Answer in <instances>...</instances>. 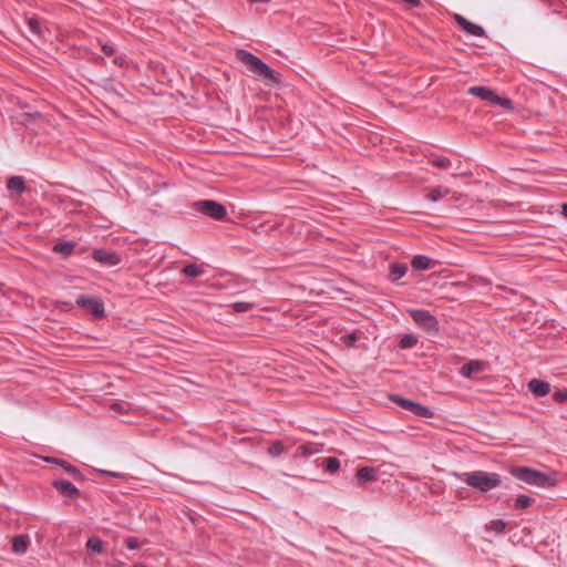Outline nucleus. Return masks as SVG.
<instances>
[{"label": "nucleus", "instance_id": "393cba45", "mask_svg": "<svg viewBox=\"0 0 567 567\" xmlns=\"http://www.w3.org/2000/svg\"><path fill=\"white\" fill-rule=\"evenodd\" d=\"M416 343H417V338L412 333H406L401 337L399 346L401 349H411Z\"/></svg>", "mask_w": 567, "mask_h": 567}, {"label": "nucleus", "instance_id": "e433bc0d", "mask_svg": "<svg viewBox=\"0 0 567 567\" xmlns=\"http://www.w3.org/2000/svg\"><path fill=\"white\" fill-rule=\"evenodd\" d=\"M402 3L406 4L409 8H417L421 6L420 0H400Z\"/></svg>", "mask_w": 567, "mask_h": 567}, {"label": "nucleus", "instance_id": "c756f323", "mask_svg": "<svg viewBox=\"0 0 567 567\" xmlns=\"http://www.w3.org/2000/svg\"><path fill=\"white\" fill-rule=\"evenodd\" d=\"M231 307L236 312H247L254 308V303L238 301V302H234L231 305Z\"/></svg>", "mask_w": 567, "mask_h": 567}, {"label": "nucleus", "instance_id": "0eeeda50", "mask_svg": "<svg viewBox=\"0 0 567 567\" xmlns=\"http://www.w3.org/2000/svg\"><path fill=\"white\" fill-rule=\"evenodd\" d=\"M194 208L216 220H221L227 216V210L224 205L212 199L198 200L194 204Z\"/></svg>", "mask_w": 567, "mask_h": 567}, {"label": "nucleus", "instance_id": "39448f33", "mask_svg": "<svg viewBox=\"0 0 567 567\" xmlns=\"http://www.w3.org/2000/svg\"><path fill=\"white\" fill-rule=\"evenodd\" d=\"M467 92L470 95L487 101L494 105L502 106L506 110L513 109V103L509 99L497 95L493 90L486 86H471Z\"/></svg>", "mask_w": 567, "mask_h": 567}, {"label": "nucleus", "instance_id": "9d476101", "mask_svg": "<svg viewBox=\"0 0 567 567\" xmlns=\"http://www.w3.org/2000/svg\"><path fill=\"white\" fill-rule=\"evenodd\" d=\"M53 487L64 497L66 498H78L80 496V491L76 488L71 482L66 480H54L52 482Z\"/></svg>", "mask_w": 567, "mask_h": 567}, {"label": "nucleus", "instance_id": "6ab92c4d", "mask_svg": "<svg viewBox=\"0 0 567 567\" xmlns=\"http://www.w3.org/2000/svg\"><path fill=\"white\" fill-rule=\"evenodd\" d=\"M408 271L406 264H391L390 265V280L392 282H398L401 278L405 276Z\"/></svg>", "mask_w": 567, "mask_h": 567}, {"label": "nucleus", "instance_id": "7ed1b4c3", "mask_svg": "<svg viewBox=\"0 0 567 567\" xmlns=\"http://www.w3.org/2000/svg\"><path fill=\"white\" fill-rule=\"evenodd\" d=\"M509 472L515 478L529 485L546 487L550 484V476L535 468L527 466H515L512 467Z\"/></svg>", "mask_w": 567, "mask_h": 567}, {"label": "nucleus", "instance_id": "6e6552de", "mask_svg": "<svg viewBox=\"0 0 567 567\" xmlns=\"http://www.w3.org/2000/svg\"><path fill=\"white\" fill-rule=\"evenodd\" d=\"M390 400L398 404L400 408L411 412L413 415L422 417V419H430L433 416V412L425 405H422L417 402H414L409 399H404L400 395H391Z\"/></svg>", "mask_w": 567, "mask_h": 567}, {"label": "nucleus", "instance_id": "cd10ccee", "mask_svg": "<svg viewBox=\"0 0 567 567\" xmlns=\"http://www.w3.org/2000/svg\"><path fill=\"white\" fill-rule=\"evenodd\" d=\"M86 547L93 553H101L102 551V540L96 537L89 538L86 542Z\"/></svg>", "mask_w": 567, "mask_h": 567}, {"label": "nucleus", "instance_id": "2eb2a0df", "mask_svg": "<svg viewBox=\"0 0 567 567\" xmlns=\"http://www.w3.org/2000/svg\"><path fill=\"white\" fill-rule=\"evenodd\" d=\"M434 265V261L424 255H416L411 260L414 270H427Z\"/></svg>", "mask_w": 567, "mask_h": 567}, {"label": "nucleus", "instance_id": "c9c22d12", "mask_svg": "<svg viewBox=\"0 0 567 567\" xmlns=\"http://www.w3.org/2000/svg\"><path fill=\"white\" fill-rule=\"evenodd\" d=\"M102 51L105 55L111 56L115 53V48L112 44H104Z\"/></svg>", "mask_w": 567, "mask_h": 567}, {"label": "nucleus", "instance_id": "423d86ee", "mask_svg": "<svg viewBox=\"0 0 567 567\" xmlns=\"http://www.w3.org/2000/svg\"><path fill=\"white\" fill-rule=\"evenodd\" d=\"M75 305L90 312L94 319H102L105 316L104 303L97 297L80 295L75 300Z\"/></svg>", "mask_w": 567, "mask_h": 567}, {"label": "nucleus", "instance_id": "a19ab883", "mask_svg": "<svg viewBox=\"0 0 567 567\" xmlns=\"http://www.w3.org/2000/svg\"><path fill=\"white\" fill-rule=\"evenodd\" d=\"M133 567H146L145 565L136 564Z\"/></svg>", "mask_w": 567, "mask_h": 567}, {"label": "nucleus", "instance_id": "f704fd0d", "mask_svg": "<svg viewBox=\"0 0 567 567\" xmlns=\"http://www.w3.org/2000/svg\"><path fill=\"white\" fill-rule=\"evenodd\" d=\"M553 398L556 402H565L567 401V391H556Z\"/></svg>", "mask_w": 567, "mask_h": 567}, {"label": "nucleus", "instance_id": "dca6fc26", "mask_svg": "<svg viewBox=\"0 0 567 567\" xmlns=\"http://www.w3.org/2000/svg\"><path fill=\"white\" fill-rule=\"evenodd\" d=\"M7 188L16 194L25 192V183L22 176H11L7 182Z\"/></svg>", "mask_w": 567, "mask_h": 567}, {"label": "nucleus", "instance_id": "f257e3e1", "mask_svg": "<svg viewBox=\"0 0 567 567\" xmlns=\"http://www.w3.org/2000/svg\"><path fill=\"white\" fill-rule=\"evenodd\" d=\"M236 59L240 61L247 69V71L254 76L260 79L267 85L279 84V75L272 69H270L265 62H262L255 54L239 49L235 53Z\"/></svg>", "mask_w": 567, "mask_h": 567}, {"label": "nucleus", "instance_id": "7c9ffc66", "mask_svg": "<svg viewBox=\"0 0 567 567\" xmlns=\"http://www.w3.org/2000/svg\"><path fill=\"white\" fill-rule=\"evenodd\" d=\"M28 27H29V30L34 34V35H38L40 37L41 35V27H40V22L38 19L35 18H30L28 19Z\"/></svg>", "mask_w": 567, "mask_h": 567}, {"label": "nucleus", "instance_id": "f3484780", "mask_svg": "<svg viewBox=\"0 0 567 567\" xmlns=\"http://www.w3.org/2000/svg\"><path fill=\"white\" fill-rule=\"evenodd\" d=\"M75 246V243L71 240L62 241L55 244L52 248V251L66 258L73 254Z\"/></svg>", "mask_w": 567, "mask_h": 567}, {"label": "nucleus", "instance_id": "9b49d317", "mask_svg": "<svg viewBox=\"0 0 567 567\" xmlns=\"http://www.w3.org/2000/svg\"><path fill=\"white\" fill-rule=\"evenodd\" d=\"M454 20L455 22L457 23V25L463 30L465 31L466 33L471 34V35H474V37H483L485 31L484 29L478 25V24H475L471 21H468L467 19H465L464 17H462L461 14H454Z\"/></svg>", "mask_w": 567, "mask_h": 567}, {"label": "nucleus", "instance_id": "c85d7f7f", "mask_svg": "<svg viewBox=\"0 0 567 567\" xmlns=\"http://www.w3.org/2000/svg\"><path fill=\"white\" fill-rule=\"evenodd\" d=\"M431 163L439 168H447L451 166V161L445 156H435Z\"/></svg>", "mask_w": 567, "mask_h": 567}, {"label": "nucleus", "instance_id": "412c9836", "mask_svg": "<svg viewBox=\"0 0 567 567\" xmlns=\"http://www.w3.org/2000/svg\"><path fill=\"white\" fill-rule=\"evenodd\" d=\"M182 272L186 277L196 278V277H199V276L204 275L205 270H204V268L202 266H199L197 264H187L182 269Z\"/></svg>", "mask_w": 567, "mask_h": 567}, {"label": "nucleus", "instance_id": "58836bf2", "mask_svg": "<svg viewBox=\"0 0 567 567\" xmlns=\"http://www.w3.org/2000/svg\"><path fill=\"white\" fill-rule=\"evenodd\" d=\"M561 214L567 218V204L561 205Z\"/></svg>", "mask_w": 567, "mask_h": 567}, {"label": "nucleus", "instance_id": "ea45409f", "mask_svg": "<svg viewBox=\"0 0 567 567\" xmlns=\"http://www.w3.org/2000/svg\"><path fill=\"white\" fill-rule=\"evenodd\" d=\"M250 2H262V3H267L269 2L270 0H249Z\"/></svg>", "mask_w": 567, "mask_h": 567}, {"label": "nucleus", "instance_id": "473e14b6", "mask_svg": "<svg viewBox=\"0 0 567 567\" xmlns=\"http://www.w3.org/2000/svg\"><path fill=\"white\" fill-rule=\"evenodd\" d=\"M125 545L130 550L140 548L141 543L136 537L130 536L125 538Z\"/></svg>", "mask_w": 567, "mask_h": 567}, {"label": "nucleus", "instance_id": "4468645a", "mask_svg": "<svg viewBox=\"0 0 567 567\" xmlns=\"http://www.w3.org/2000/svg\"><path fill=\"white\" fill-rule=\"evenodd\" d=\"M357 478L360 484L374 482L378 478V472L374 467L364 466L358 470Z\"/></svg>", "mask_w": 567, "mask_h": 567}, {"label": "nucleus", "instance_id": "f8f14e48", "mask_svg": "<svg viewBox=\"0 0 567 567\" xmlns=\"http://www.w3.org/2000/svg\"><path fill=\"white\" fill-rule=\"evenodd\" d=\"M527 388L536 398L545 396L550 392V384L547 381L539 379H532L527 383Z\"/></svg>", "mask_w": 567, "mask_h": 567}, {"label": "nucleus", "instance_id": "b1692460", "mask_svg": "<svg viewBox=\"0 0 567 567\" xmlns=\"http://www.w3.org/2000/svg\"><path fill=\"white\" fill-rule=\"evenodd\" d=\"M506 528V522L503 519H492L487 525L486 529L494 532L495 534H503Z\"/></svg>", "mask_w": 567, "mask_h": 567}, {"label": "nucleus", "instance_id": "aec40b11", "mask_svg": "<svg viewBox=\"0 0 567 567\" xmlns=\"http://www.w3.org/2000/svg\"><path fill=\"white\" fill-rule=\"evenodd\" d=\"M29 544V538L23 535L16 536L12 540V550L16 554H24Z\"/></svg>", "mask_w": 567, "mask_h": 567}, {"label": "nucleus", "instance_id": "2f4dec72", "mask_svg": "<svg viewBox=\"0 0 567 567\" xmlns=\"http://www.w3.org/2000/svg\"><path fill=\"white\" fill-rule=\"evenodd\" d=\"M285 447L281 442H275L268 449V453L272 456H279L284 452Z\"/></svg>", "mask_w": 567, "mask_h": 567}, {"label": "nucleus", "instance_id": "1a4fd4ad", "mask_svg": "<svg viewBox=\"0 0 567 567\" xmlns=\"http://www.w3.org/2000/svg\"><path fill=\"white\" fill-rule=\"evenodd\" d=\"M92 258L104 266H116L121 262V258L115 251L106 250V249H94L92 252Z\"/></svg>", "mask_w": 567, "mask_h": 567}, {"label": "nucleus", "instance_id": "4be33fe9", "mask_svg": "<svg viewBox=\"0 0 567 567\" xmlns=\"http://www.w3.org/2000/svg\"><path fill=\"white\" fill-rule=\"evenodd\" d=\"M534 502H535V499L532 498L530 496L525 495V494H519L515 498L514 508L522 511V509L529 507Z\"/></svg>", "mask_w": 567, "mask_h": 567}, {"label": "nucleus", "instance_id": "ddd939ff", "mask_svg": "<svg viewBox=\"0 0 567 567\" xmlns=\"http://www.w3.org/2000/svg\"><path fill=\"white\" fill-rule=\"evenodd\" d=\"M484 368L485 362L480 360H471L461 368L460 373L464 378L471 379L474 377V374L481 372Z\"/></svg>", "mask_w": 567, "mask_h": 567}, {"label": "nucleus", "instance_id": "20e7f679", "mask_svg": "<svg viewBox=\"0 0 567 567\" xmlns=\"http://www.w3.org/2000/svg\"><path fill=\"white\" fill-rule=\"evenodd\" d=\"M409 315L414 323L430 336H436L440 331V323L437 319L427 310L411 309Z\"/></svg>", "mask_w": 567, "mask_h": 567}, {"label": "nucleus", "instance_id": "f03ea898", "mask_svg": "<svg viewBox=\"0 0 567 567\" xmlns=\"http://www.w3.org/2000/svg\"><path fill=\"white\" fill-rule=\"evenodd\" d=\"M456 477L470 487L480 492H488L501 485L502 480L497 473L473 471L456 474Z\"/></svg>", "mask_w": 567, "mask_h": 567}, {"label": "nucleus", "instance_id": "a211bd4d", "mask_svg": "<svg viewBox=\"0 0 567 567\" xmlns=\"http://www.w3.org/2000/svg\"><path fill=\"white\" fill-rule=\"evenodd\" d=\"M49 462H53L58 465H60L68 474H70L75 480H83V476L81 472L73 466L72 464L65 462L64 460H58V458H48Z\"/></svg>", "mask_w": 567, "mask_h": 567}, {"label": "nucleus", "instance_id": "72a5a7b5", "mask_svg": "<svg viewBox=\"0 0 567 567\" xmlns=\"http://www.w3.org/2000/svg\"><path fill=\"white\" fill-rule=\"evenodd\" d=\"M96 472L101 475H105V476H110V477H115V478H122L124 475L120 472H112V471H106V470H96Z\"/></svg>", "mask_w": 567, "mask_h": 567}, {"label": "nucleus", "instance_id": "4c0bfd02", "mask_svg": "<svg viewBox=\"0 0 567 567\" xmlns=\"http://www.w3.org/2000/svg\"><path fill=\"white\" fill-rule=\"evenodd\" d=\"M111 408H112L114 411H118V412L124 411L123 404H121V403H114V404H112V405H111Z\"/></svg>", "mask_w": 567, "mask_h": 567}, {"label": "nucleus", "instance_id": "5701e85b", "mask_svg": "<svg viewBox=\"0 0 567 567\" xmlns=\"http://www.w3.org/2000/svg\"><path fill=\"white\" fill-rule=\"evenodd\" d=\"M449 193H450V190L447 188H443V187L439 186V187L431 189V192L427 194L426 197L431 202H439L442 198H444Z\"/></svg>", "mask_w": 567, "mask_h": 567}, {"label": "nucleus", "instance_id": "a878e982", "mask_svg": "<svg viewBox=\"0 0 567 567\" xmlns=\"http://www.w3.org/2000/svg\"><path fill=\"white\" fill-rule=\"evenodd\" d=\"M360 331L354 330L351 333H348L346 336H342L340 339L343 342V344L348 348H353L355 346V342L358 341L360 337Z\"/></svg>", "mask_w": 567, "mask_h": 567}, {"label": "nucleus", "instance_id": "bb28decb", "mask_svg": "<svg viewBox=\"0 0 567 567\" xmlns=\"http://www.w3.org/2000/svg\"><path fill=\"white\" fill-rule=\"evenodd\" d=\"M340 467V461L337 457H328L324 460V471L328 473H334Z\"/></svg>", "mask_w": 567, "mask_h": 567}]
</instances>
